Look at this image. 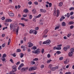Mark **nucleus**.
Here are the masks:
<instances>
[{
	"label": "nucleus",
	"instance_id": "nucleus-1",
	"mask_svg": "<svg viewBox=\"0 0 74 74\" xmlns=\"http://www.w3.org/2000/svg\"><path fill=\"white\" fill-rule=\"evenodd\" d=\"M41 52V50L39 49H37L36 50H34L32 51V53H36L37 55L39 54Z\"/></svg>",
	"mask_w": 74,
	"mask_h": 74
},
{
	"label": "nucleus",
	"instance_id": "nucleus-2",
	"mask_svg": "<svg viewBox=\"0 0 74 74\" xmlns=\"http://www.w3.org/2000/svg\"><path fill=\"white\" fill-rule=\"evenodd\" d=\"M10 27L11 30H12V29H13V32H15V27H14V25H12V24H11L10 25Z\"/></svg>",
	"mask_w": 74,
	"mask_h": 74
},
{
	"label": "nucleus",
	"instance_id": "nucleus-3",
	"mask_svg": "<svg viewBox=\"0 0 74 74\" xmlns=\"http://www.w3.org/2000/svg\"><path fill=\"white\" fill-rule=\"evenodd\" d=\"M17 71V69L16 68H14L12 69V71L10 72L9 74H12L14 73H15Z\"/></svg>",
	"mask_w": 74,
	"mask_h": 74
},
{
	"label": "nucleus",
	"instance_id": "nucleus-4",
	"mask_svg": "<svg viewBox=\"0 0 74 74\" xmlns=\"http://www.w3.org/2000/svg\"><path fill=\"white\" fill-rule=\"evenodd\" d=\"M37 69V68L35 66H33L31 68H30L29 69V70L30 71H33V70H35Z\"/></svg>",
	"mask_w": 74,
	"mask_h": 74
},
{
	"label": "nucleus",
	"instance_id": "nucleus-5",
	"mask_svg": "<svg viewBox=\"0 0 74 74\" xmlns=\"http://www.w3.org/2000/svg\"><path fill=\"white\" fill-rule=\"evenodd\" d=\"M51 43V40H47V41H45L43 42L42 44H49Z\"/></svg>",
	"mask_w": 74,
	"mask_h": 74
},
{
	"label": "nucleus",
	"instance_id": "nucleus-6",
	"mask_svg": "<svg viewBox=\"0 0 74 74\" xmlns=\"http://www.w3.org/2000/svg\"><path fill=\"white\" fill-rule=\"evenodd\" d=\"M62 44L57 45V47H56V49L57 50H60V49H62V48H61V47H62Z\"/></svg>",
	"mask_w": 74,
	"mask_h": 74
},
{
	"label": "nucleus",
	"instance_id": "nucleus-7",
	"mask_svg": "<svg viewBox=\"0 0 74 74\" xmlns=\"http://www.w3.org/2000/svg\"><path fill=\"white\" fill-rule=\"evenodd\" d=\"M23 66H24V64L23 63L21 64L18 68V70H21L22 67H23Z\"/></svg>",
	"mask_w": 74,
	"mask_h": 74
},
{
	"label": "nucleus",
	"instance_id": "nucleus-8",
	"mask_svg": "<svg viewBox=\"0 0 74 74\" xmlns=\"http://www.w3.org/2000/svg\"><path fill=\"white\" fill-rule=\"evenodd\" d=\"M9 15L10 16L13 17L14 16V14L11 12H9Z\"/></svg>",
	"mask_w": 74,
	"mask_h": 74
},
{
	"label": "nucleus",
	"instance_id": "nucleus-9",
	"mask_svg": "<svg viewBox=\"0 0 74 74\" xmlns=\"http://www.w3.org/2000/svg\"><path fill=\"white\" fill-rule=\"evenodd\" d=\"M28 44H29L28 45V47H29V48H31V47H32L33 45V43H32L31 42H28Z\"/></svg>",
	"mask_w": 74,
	"mask_h": 74
},
{
	"label": "nucleus",
	"instance_id": "nucleus-10",
	"mask_svg": "<svg viewBox=\"0 0 74 74\" xmlns=\"http://www.w3.org/2000/svg\"><path fill=\"white\" fill-rule=\"evenodd\" d=\"M73 55V53L72 52L70 51L68 53V56H72Z\"/></svg>",
	"mask_w": 74,
	"mask_h": 74
},
{
	"label": "nucleus",
	"instance_id": "nucleus-11",
	"mask_svg": "<svg viewBox=\"0 0 74 74\" xmlns=\"http://www.w3.org/2000/svg\"><path fill=\"white\" fill-rule=\"evenodd\" d=\"M57 14L56 16L57 17H58V16H59V14H60V13L59 12V10H57Z\"/></svg>",
	"mask_w": 74,
	"mask_h": 74
},
{
	"label": "nucleus",
	"instance_id": "nucleus-12",
	"mask_svg": "<svg viewBox=\"0 0 74 74\" xmlns=\"http://www.w3.org/2000/svg\"><path fill=\"white\" fill-rule=\"evenodd\" d=\"M5 22H12V20L11 19H6Z\"/></svg>",
	"mask_w": 74,
	"mask_h": 74
},
{
	"label": "nucleus",
	"instance_id": "nucleus-13",
	"mask_svg": "<svg viewBox=\"0 0 74 74\" xmlns=\"http://www.w3.org/2000/svg\"><path fill=\"white\" fill-rule=\"evenodd\" d=\"M16 30V34L17 35H18V31H19V27H18L17 29H15Z\"/></svg>",
	"mask_w": 74,
	"mask_h": 74
},
{
	"label": "nucleus",
	"instance_id": "nucleus-14",
	"mask_svg": "<svg viewBox=\"0 0 74 74\" xmlns=\"http://www.w3.org/2000/svg\"><path fill=\"white\" fill-rule=\"evenodd\" d=\"M62 26H66V24L65 22H63L62 23Z\"/></svg>",
	"mask_w": 74,
	"mask_h": 74
},
{
	"label": "nucleus",
	"instance_id": "nucleus-15",
	"mask_svg": "<svg viewBox=\"0 0 74 74\" xmlns=\"http://www.w3.org/2000/svg\"><path fill=\"white\" fill-rule=\"evenodd\" d=\"M40 11L41 12H44V13H45V12H46V10H42V9H40Z\"/></svg>",
	"mask_w": 74,
	"mask_h": 74
},
{
	"label": "nucleus",
	"instance_id": "nucleus-16",
	"mask_svg": "<svg viewBox=\"0 0 74 74\" xmlns=\"http://www.w3.org/2000/svg\"><path fill=\"white\" fill-rule=\"evenodd\" d=\"M23 12H25V13H27V12H29V11L27 9H25L23 10Z\"/></svg>",
	"mask_w": 74,
	"mask_h": 74
},
{
	"label": "nucleus",
	"instance_id": "nucleus-17",
	"mask_svg": "<svg viewBox=\"0 0 74 74\" xmlns=\"http://www.w3.org/2000/svg\"><path fill=\"white\" fill-rule=\"evenodd\" d=\"M26 71V68H23L21 70V72H23V71Z\"/></svg>",
	"mask_w": 74,
	"mask_h": 74
},
{
	"label": "nucleus",
	"instance_id": "nucleus-18",
	"mask_svg": "<svg viewBox=\"0 0 74 74\" xmlns=\"http://www.w3.org/2000/svg\"><path fill=\"white\" fill-rule=\"evenodd\" d=\"M32 12L33 14H35L36 12V10L35 9H34L32 10Z\"/></svg>",
	"mask_w": 74,
	"mask_h": 74
},
{
	"label": "nucleus",
	"instance_id": "nucleus-19",
	"mask_svg": "<svg viewBox=\"0 0 74 74\" xmlns=\"http://www.w3.org/2000/svg\"><path fill=\"white\" fill-rule=\"evenodd\" d=\"M50 69L51 70V71H53L55 70L56 68H55V67H52Z\"/></svg>",
	"mask_w": 74,
	"mask_h": 74
},
{
	"label": "nucleus",
	"instance_id": "nucleus-20",
	"mask_svg": "<svg viewBox=\"0 0 74 74\" xmlns=\"http://www.w3.org/2000/svg\"><path fill=\"white\" fill-rule=\"evenodd\" d=\"M74 22H73V21H70L69 22V25H73V24H74Z\"/></svg>",
	"mask_w": 74,
	"mask_h": 74
},
{
	"label": "nucleus",
	"instance_id": "nucleus-21",
	"mask_svg": "<svg viewBox=\"0 0 74 74\" xmlns=\"http://www.w3.org/2000/svg\"><path fill=\"white\" fill-rule=\"evenodd\" d=\"M62 5H63V2H61L59 3V7H61L62 6Z\"/></svg>",
	"mask_w": 74,
	"mask_h": 74
},
{
	"label": "nucleus",
	"instance_id": "nucleus-22",
	"mask_svg": "<svg viewBox=\"0 0 74 74\" xmlns=\"http://www.w3.org/2000/svg\"><path fill=\"white\" fill-rule=\"evenodd\" d=\"M33 33V34H35V35H36L37 34V31H36V30H34V32Z\"/></svg>",
	"mask_w": 74,
	"mask_h": 74
},
{
	"label": "nucleus",
	"instance_id": "nucleus-23",
	"mask_svg": "<svg viewBox=\"0 0 74 74\" xmlns=\"http://www.w3.org/2000/svg\"><path fill=\"white\" fill-rule=\"evenodd\" d=\"M47 33H48V30L46 29L43 32V33L45 34V35L46 34H47Z\"/></svg>",
	"mask_w": 74,
	"mask_h": 74
},
{
	"label": "nucleus",
	"instance_id": "nucleus-24",
	"mask_svg": "<svg viewBox=\"0 0 74 74\" xmlns=\"http://www.w3.org/2000/svg\"><path fill=\"white\" fill-rule=\"evenodd\" d=\"M71 52H74V48H72L71 49Z\"/></svg>",
	"mask_w": 74,
	"mask_h": 74
},
{
	"label": "nucleus",
	"instance_id": "nucleus-25",
	"mask_svg": "<svg viewBox=\"0 0 74 74\" xmlns=\"http://www.w3.org/2000/svg\"><path fill=\"white\" fill-rule=\"evenodd\" d=\"M64 51H67V49H67V48L66 47H64Z\"/></svg>",
	"mask_w": 74,
	"mask_h": 74
},
{
	"label": "nucleus",
	"instance_id": "nucleus-26",
	"mask_svg": "<svg viewBox=\"0 0 74 74\" xmlns=\"http://www.w3.org/2000/svg\"><path fill=\"white\" fill-rule=\"evenodd\" d=\"M33 32H34V30L31 29L29 31V33L30 34H32V33H33Z\"/></svg>",
	"mask_w": 74,
	"mask_h": 74
},
{
	"label": "nucleus",
	"instance_id": "nucleus-27",
	"mask_svg": "<svg viewBox=\"0 0 74 74\" xmlns=\"http://www.w3.org/2000/svg\"><path fill=\"white\" fill-rule=\"evenodd\" d=\"M6 57H7V55H6V54L5 53L3 54L2 56V58H6Z\"/></svg>",
	"mask_w": 74,
	"mask_h": 74
},
{
	"label": "nucleus",
	"instance_id": "nucleus-28",
	"mask_svg": "<svg viewBox=\"0 0 74 74\" xmlns=\"http://www.w3.org/2000/svg\"><path fill=\"white\" fill-rule=\"evenodd\" d=\"M17 52H21V50L20 49H18L16 50Z\"/></svg>",
	"mask_w": 74,
	"mask_h": 74
},
{
	"label": "nucleus",
	"instance_id": "nucleus-29",
	"mask_svg": "<svg viewBox=\"0 0 74 74\" xmlns=\"http://www.w3.org/2000/svg\"><path fill=\"white\" fill-rule=\"evenodd\" d=\"M53 15L54 16H56V11L55 10L54 11Z\"/></svg>",
	"mask_w": 74,
	"mask_h": 74
},
{
	"label": "nucleus",
	"instance_id": "nucleus-30",
	"mask_svg": "<svg viewBox=\"0 0 74 74\" xmlns=\"http://www.w3.org/2000/svg\"><path fill=\"white\" fill-rule=\"evenodd\" d=\"M69 63V60H66L65 61H64V63L66 64V63Z\"/></svg>",
	"mask_w": 74,
	"mask_h": 74
},
{
	"label": "nucleus",
	"instance_id": "nucleus-31",
	"mask_svg": "<svg viewBox=\"0 0 74 74\" xmlns=\"http://www.w3.org/2000/svg\"><path fill=\"white\" fill-rule=\"evenodd\" d=\"M38 59L37 58H35L33 60L34 61H38Z\"/></svg>",
	"mask_w": 74,
	"mask_h": 74
},
{
	"label": "nucleus",
	"instance_id": "nucleus-32",
	"mask_svg": "<svg viewBox=\"0 0 74 74\" xmlns=\"http://www.w3.org/2000/svg\"><path fill=\"white\" fill-rule=\"evenodd\" d=\"M33 49H34V50H35V49H37V47L36 46H34L32 48Z\"/></svg>",
	"mask_w": 74,
	"mask_h": 74
},
{
	"label": "nucleus",
	"instance_id": "nucleus-33",
	"mask_svg": "<svg viewBox=\"0 0 74 74\" xmlns=\"http://www.w3.org/2000/svg\"><path fill=\"white\" fill-rule=\"evenodd\" d=\"M19 25H20L23 27L25 26V24L24 23H19Z\"/></svg>",
	"mask_w": 74,
	"mask_h": 74
},
{
	"label": "nucleus",
	"instance_id": "nucleus-34",
	"mask_svg": "<svg viewBox=\"0 0 74 74\" xmlns=\"http://www.w3.org/2000/svg\"><path fill=\"white\" fill-rule=\"evenodd\" d=\"M2 61L3 62H4V61H5V58H2Z\"/></svg>",
	"mask_w": 74,
	"mask_h": 74
},
{
	"label": "nucleus",
	"instance_id": "nucleus-35",
	"mask_svg": "<svg viewBox=\"0 0 74 74\" xmlns=\"http://www.w3.org/2000/svg\"><path fill=\"white\" fill-rule=\"evenodd\" d=\"M5 43H4L2 45V47L3 48H4V47H5Z\"/></svg>",
	"mask_w": 74,
	"mask_h": 74
},
{
	"label": "nucleus",
	"instance_id": "nucleus-36",
	"mask_svg": "<svg viewBox=\"0 0 74 74\" xmlns=\"http://www.w3.org/2000/svg\"><path fill=\"white\" fill-rule=\"evenodd\" d=\"M69 10H74V7H72L71 8H70L69 9Z\"/></svg>",
	"mask_w": 74,
	"mask_h": 74
},
{
	"label": "nucleus",
	"instance_id": "nucleus-37",
	"mask_svg": "<svg viewBox=\"0 0 74 74\" xmlns=\"http://www.w3.org/2000/svg\"><path fill=\"white\" fill-rule=\"evenodd\" d=\"M59 29V26H57L55 27V30H57V29Z\"/></svg>",
	"mask_w": 74,
	"mask_h": 74
},
{
	"label": "nucleus",
	"instance_id": "nucleus-38",
	"mask_svg": "<svg viewBox=\"0 0 74 74\" xmlns=\"http://www.w3.org/2000/svg\"><path fill=\"white\" fill-rule=\"evenodd\" d=\"M51 61H52L51 60H47V63H50L51 62Z\"/></svg>",
	"mask_w": 74,
	"mask_h": 74
},
{
	"label": "nucleus",
	"instance_id": "nucleus-39",
	"mask_svg": "<svg viewBox=\"0 0 74 74\" xmlns=\"http://www.w3.org/2000/svg\"><path fill=\"white\" fill-rule=\"evenodd\" d=\"M41 20H40V22L39 23V25H43V23H41Z\"/></svg>",
	"mask_w": 74,
	"mask_h": 74
},
{
	"label": "nucleus",
	"instance_id": "nucleus-40",
	"mask_svg": "<svg viewBox=\"0 0 74 74\" xmlns=\"http://www.w3.org/2000/svg\"><path fill=\"white\" fill-rule=\"evenodd\" d=\"M56 53H58V54L59 55V54L61 53V52L59 51H58L56 52Z\"/></svg>",
	"mask_w": 74,
	"mask_h": 74
},
{
	"label": "nucleus",
	"instance_id": "nucleus-41",
	"mask_svg": "<svg viewBox=\"0 0 74 74\" xmlns=\"http://www.w3.org/2000/svg\"><path fill=\"white\" fill-rule=\"evenodd\" d=\"M52 65L51 64H50L49 66V68L50 69H51V68H52Z\"/></svg>",
	"mask_w": 74,
	"mask_h": 74
},
{
	"label": "nucleus",
	"instance_id": "nucleus-42",
	"mask_svg": "<svg viewBox=\"0 0 74 74\" xmlns=\"http://www.w3.org/2000/svg\"><path fill=\"white\" fill-rule=\"evenodd\" d=\"M21 55L20 56V57L21 58H23V56H24V54H23V53H21Z\"/></svg>",
	"mask_w": 74,
	"mask_h": 74
},
{
	"label": "nucleus",
	"instance_id": "nucleus-43",
	"mask_svg": "<svg viewBox=\"0 0 74 74\" xmlns=\"http://www.w3.org/2000/svg\"><path fill=\"white\" fill-rule=\"evenodd\" d=\"M59 59L60 60H62L63 59V57H61Z\"/></svg>",
	"mask_w": 74,
	"mask_h": 74
},
{
	"label": "nucleus",
	"instance_id": "nucleus-44",
	"mask_svg": "<svg viewBox=\"0 0 74 74\" xmlns=\"http://www.w3.org/2000/svg\"><path fill=\"white\" fill-rule=\"evenodd\" d=\"M44 52V49H42L41 50V52L42 53H43Z\"/></svg>",
	"mask_w": 74,
	"mask_h": 74
},
{
	"label": "nucleus",
	"instance_id": "nucleus-45",
	"mask_svg": "<svg viewBox=\"0 0 74 74\" xmlns=\"http://www.w3.org/2000/svg\"><path fill=\"white\" fill-rule=\"evenodd\" d=\"M67 18H69V17H70V13H67Z\"/></svg>",
	"mask_w": 74,
	"mask_h": 74
},
{
	"label": "nucleus",
	"instance_id": "nucleus-46",
	"mask_svg": "<svg viewBox=\"0 0 74 74\" xmlns=\"http://www.w3.org/2000/svg\"><path fill=\"white\" fill-rule=\"evenodd\" d=\"M70 28L71 29H73V28H74V26L71 25L70 27Z\"/></svg>",
	"mask_w": 74,
	"mask_h": 74
},
{
	"label": "nucleus",
	"instance_id": "nucleus-47",
	"mask_svg": "<svg viewBox=\"0 0 74 74\" xmlns=\"http://www.w3.org/2000/svg\"><path fill=\"white\" fill-rule=\"evenodd\" d=\"M28 3L29 5H31L32 4V1H29Z\"/></svg>",
	"mask_w": 74,
	"mask_h": 74
},
{
	"label": "nucleus",
	"instance_id": "nucleus-48",
	"mask_svg": "<svg viewBox=\"0 0 74 74\" xmlns=\"http://www.w3.org/2000/svg\"><path fill=\"white\" fill-rule=\"evenodd\" d=\"M47 58H50V57H51V55H50V54H49L47 55Z\"/></svg>",
	"mask_w": 74,
	"mask_h": 74
},
{
	"label": "nucleus",
	"instance_id": "nucleus-49",
	"mask_svg": "<svg viewBox=\"0 0 74 74\" xmlns=\"http://www.w3.org/2000/svg\"><path fill=\"white\" fill-rule=\"evenodd\" d=\"M44 65H42L41 66V69H43V68H44Z\"/></svg>",
	"mask_w": 74,
	"mask_h": 74
},
{
	"label": "nucleus",
	"instance_id": "nucleus-50",
	"mask_svg": "<svg viewBox=\"0 0 74 74\" xmlns=\"http://www.w3.org/2000/svg\"><path fill=\"white\" fill-rule=\"evenodd\" d=\"M12 56H13V57H16V54H15V53H14L12 54Z\"/></svg>",
	"mask_w": 74,
	"mask_h": 74
},
{
	"label": "nucleus",
	"instance_id": "nucleus-51",
	"mask_svg": "<svg viewBox=\"0 0 74 74\" xmlns=\"http://www.w3.org/2000/svg\"><path fill=\"white\" fill-rule=\"evenodd\" d=\"M41 16V14H39L38 16H36V18H40Z\"/></svg>",
	"mask_w": 74,
	"mask_h": 74
},
{
	"label": "nucleus",
	"instance_id": "nucleus-52",
	"mask_svg": "<svg viewBox=\"0 0 74 74\" xmlns=\"http://www.w3.org/2000/svg\"><path fill=\"white\" fill-rule=\"evenodd\" d=\"M32 15H30L29 16V19H32Z\"/></svg>",
	"mask_w": 74,
	"mask_h": 74
},
{
	"label": "nucleus",
	"instance_id": "nucleus-53",
	"mask_svg": "<svg viewBox=\"0 0 74 74\" xmlns=\"http://www.w3.org/2000/svg\"><path fill=\"white\" fill-rule=\"evenodd\" d=\"M1 19L2 20L4 21V19H5V17H2L1 18Z\"/></svg>",
	"mask_w": 74,
	"mask_h": 74
},
{
	"label": "nucleus",
	"instance_id": "nucleus-54",
	"mask_svg": "<svg viewBox=\"0 0 74 74\" xmlns=\"http://www.w3.org/2000/svg\"><path fill=\"white\" fill-rule=\"evenodd\" d=\"M49 4V7H52V3H50Z\"/></svg>",
	"mask_w": 74,
	"mask_h": 74
},
{
	"label": "nucleus",
	"instance_id": "nucleus-55",
	"mask_svg": "<svg viewBox=\"0 0 74 74\" xmlns=\"http://www.w3.org/2000/svg\"><path fill=\"white\" fill-rule=\"evenodd\" d=\"M34 3L35 5H37L38 4V2L37 1H35L34 2Z\"/></svg>",
	"mask_w": 74,
	"mask_h": 74
},
{
	"label": "nucleus",
	"instance_id": "nucleus-56",
	"mask_svg": "<svg viewBox=\"0 0 74 74\" xmlns=\"http://www.w3.org/2000/svg\"><path fill=\"white\" fill-rule=\"evenodd\" d=\"M71 34H68L67 36V37H70V36H71Z\"/></svg>",
	"mask_w": 74,
	"mask_h": 74
},
{
	"label": "nucleus",
	"instance_id": "nucleus-57",
	"mask_svg": "<svg viewBox=\"0 0 74 74\" xmlns=\"http://www.w3.org/2000/svg\"><path fill=\"white\" fill-rule=\"evenodd\" d=\"M10 62H12V63H14V62H13V60H12V59H11L10 60Z\"/></svg>",
	"mask_w": 74,
	"mask_h": 74
},
{
	"label": "nucleus",
	"instance_id": "nucleus-58",
	"mask_svg": "<svg viewBox=\"0 0 74 74\" xmlns=\"http://www.w3.org/2000/svg\"><path fill=\"white\" fill-rule=\"evenodd\" d=\"M5 26H8V25H9L8 24V23H5Z\"/></svg>",
	"mask_w": 74,
	"mask_h": 74
},
{
	"label": "nucleus",
	"instance_id": "nucleus-59",
	"mask_svg": "<svg viewBox=\"0 0 74 74\" xmlns=\"http://www.w3.org/2000/svg\"><path fill=\"white\" fill-rule=\"evenodd\" d=\"M73 14L74 13L73 12H71L70 14L71 15H73Z\"/></svg>",
	"mask_w": 74,
	"mask_h": 74
},
{
	"label": "nucleus",
	"instance_id": "nucleus-60",
	"mask_svg": "<svg viewBox=\"0 0 74 74\" xmlns=\"http://www.w3.org/2000/svg\"><path fill=\"white\" fill-rule=\"evenodd\" d=\"M19 63H20V62L18 61L16 64V65H18V64H19Z\"/></svg>",
	"mask_w": 74,
	"mask_h": 74
},
{
	"label": "nucleus",
	"instance_id": "nucleus-61",
	"mask_svg": "<svg viewBox=\"0 0 74 74\" xmlns=\"http://www.w3.org/2000/svg\"><path fill=\"white\" fill-rule=\"evenodd\" d=\"M74 16H71V17L70 18L71 19H74Z\"/></svg>",
	"mask_w": 74,
	"mask_h": 74
},
{
	"label": "nucleus",
	"instance_id": "nucleus-62",
	"mask_svg": "<svg viewBox=\"0 0 74 74\" xmlns=\"http://www.w3.org/2000/svg\"><path fill=\"white\" fill-rule=\"evenodd\" d=\"M65 74H71V73L70 72H67L65 73Z\"/></svg>",
	"mask_w": 74,
	"mask_h": 74
},
{
	"label": "nucleus",
	"instance_id": "nucleus-63",
	"mask_svg": "<svg viewBox=\"0 0 74 74\" xmlns=\"http://www.w3.org/2000/svg\"><path fill=\"white\" fill-rule=\"evenodd\" d=\"M21 8V6L20 5H18L17 6V8L19 9V8Z\"/></svg>",
	"mask_w": 74,
	"mask_h": 74
},
{
	"label": "nucleus",
	"instance_id": "nucleus-64",
	"mask_svg": "<svg viewBox=\"0 0 74 74\" xmlns=\"http://www.w3.org/2000/svg\"><path fill=\"white\" fill-rule=\"evenodd\" d=\"M70 46L69 45L67 46L66 47L67 48V49H70Z\"/></svg>",
	"mask_w": 74,
	"mask_h": 74
}]
</instances>
